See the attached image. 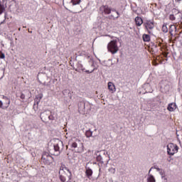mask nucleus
I'll use <instances>...</instances> for the list:
<instances>
[{
	"label": "nucleus",
	"instance_id": "obj_36",
	"mask_svg": "<svg viewBox=\"0 0 182 182\" xmlns=\"http://www.w3.org/2000/svg\"><path fill=\"white\" fill-rule=\"evenodd\" d=\"M20 98L22 99V100H24V99H25V94L21 93V95H20Z\"/></svg>",
	"mask_w": 182,
	"mask_h": 182
},
{
	"label": "nucleus",
	"instance_id": "obj_7",
	"mask_svg": "<svg viewBox=\"0 0 182 182\" xmlns=\"http://www.w3.org/2000/svg\"><path fill=\"white\" fill-rule=\"evenodd\" d=\"M144 26L145 27V29L148 31V33H151V31L149 29L154 28V22L151 21H146V22L144 23Z\"/></svg>",
	"mask_w": 182,
	"mask_h": 182
},
{
	"label": "nucleus",
	"instance_id": "obj_13",
	"mask_svg": "<svg viewBox=\"0 0 182 182\" xmlns=\"http://www.w3.org/2000/svg\"><path fill=\"white\" fill-rule=\"evenodd\" d=\"M59 178L61 182H70V180H72V176H68V175L64 174L63 175L62 178V175L59 174Z\"/></svg>",
	"mask_w": 182,
	"mask_h": 182
},
{
	"label": "nucleus",
	"instance_id": "obj_6",
	"mask_svg": "<svg viewBox=\"0 0 182 182\" xmlns=\"http://www.w3.org/2000/svg\"><path fill=\"white\" fill-rule=\"evenodd\" d=\"M100 13L102 15H110L112 14V8L108 5H102L100 7Z\"/></svg>",
	"mask_w": 182,
	"mask_h": 182
},
{
	"label": "nucleus",
	"instance_id": "obj_26",
	"mask_svg": "<svg viewBox=\"0 0 182 182\" xmlns=\"http://www.w3.org/2000/svg\"><path fill=\"white\" fill-rule=\"evenodd\" d=\"M147 182H156V178L153 175H149L147 178Z\"/></svg>",
	"mask_w": 182,
	"mask_h": 182
},
{
	"label": "nucleus",
	"instance_id": "obj_19",
	"mask_svg": "<svg viewBox=\"0 0 182 182\" xmlns=\"http://www.w3.org/2000/svg\"><path fill=\"white\" fill-rule=\"evenodd\" d=\"M85 169H86L85 174L87 178H90V176L93 175V171L92 170V168L89 167H86Z\"/></svg>",
	"mask_w": 182,
	"mask_h": 182
},
{
	"label": "nucleus",
	"instance_id": "obj_29",
	"mask_svg": "<svg viewBox=\"0 0 182 182\" xmlns=\"http://www.w3.org/2000/svg\"><path fill=\"white\" fill-rule=\"evenodd\" d=\"M3 99L7 102V107H9V105H11V100L5 95H3Z\"/></svg>",
	"mask_w": 182,
	"mask_h": 182
},
{
	"label": "nucleus",
	"instance_id": "obj_23",
	"mask_svg": "<svg viewBox=\"0 0 182 182\" xmlns=\"http://www.w3.org/2000/svg\"><path fill=\"white\" fill-rule=\"evenodd\" d=\"M85 136H86V137H87V138L92 137V136H93V132H92V131L90 130V129H88V130H87V131L85 132Z\"/></svg>",
	"mask_w": 182,
	"mask_h": 182
},
{
	"label": "nucleus",
	"instance_id": "obj_28",
	"mask_svg": "<svg viewBox=\"0 0 182 182\" xmlns=\"http://www.w3.org/2000/svg\"><path fill=\"white\" fill-rule=\"evenodd\" d=\"M162 31L164 33H167L168 32V28H167V24L164 23L163 26H162Z\"/></svg>",
	"mask_w": 182,
	"mask_h": 182
},
{
	"label": "nucleus",
	"instance_id": "obj_18",
	"mask_svg": "<svg viewBox=\"0 0 182 182\" xmlns=\"http://www.w3.org/2000/svg\"><path fill=\"white\" fill-rule=\"evenodd\" d=\"M77 68L75 69V72H79V70H82V72L85 70V68H83V64H82V61L79 60L77 63Z\"/></svg>",
	"mask_w": 182,
	"mask_h": 182
},
{
	"label": "nucleus",
	"instance_id": "obj_38",
	"mask_svg": "<svg viewBox=\"0 0 182 182\" xmlns=\"http://www.w3.org/2000/svg\"><path fill=\"white\" fill-rule=\"evenodd\" d=\"M90 60L92 62V65H91L92 68H95V62L93 61V60L92 58H90Z\"/></svg>",
	"mask_w": 182,
	"mask_h": 182
},
{
	"label": "nucleus",
	"instance_id": "obj_45",
	"mask_svg": "<svg viewBox=\"0 0 182 182\" xmlns=\"http://www.w3.org/2000/svg\"><path fill=\"white\" fill-rule=\"evenodd\" d=\"M153 46H154V48H157V45L153 44Z\"/></svg>",
	"mask_w": 182,
	"mask_h": 182
},
{
	"label": "nucleus",
	"instance_id": "obj_12",
	"mask_svg": "<svg viewBox=\"0 0 182 182\" xmlns=\"http://www.w3.org/2000/svg\"><path fill=\"white\" fill-rule=\"evenodd\" d=\"M172 13L173 14H176V18L177 19V21H179V22H181L182 21V13L178 11V10L173 9L172 10Z\"/></svg>",
	"mask_w": 182,
	"mask_h": 182
},
{
	"label": "nucleus",
	"instance_id": "obj_30",
	"mask_svg": "<svg viewBox=\"0 0 182 182\" xmlns=\"http://www.w3.org/2000/svg\"><path fill=\"white\" fill-rule=\"evenodd\" d=\"M169 19L170 21H176V15L175 16L174 14L169 15Z\"/></svg>",
	"mask_w": 182,
	"mask_h": 182
},
{
	"label": "nucleus",
	"instance_id": "obj_21",
	"mask_svg": "<svg viewBox=\"0 0 182 182\" xmlns=\"http://www.w3.org/2000/svg\"><path fill=\"white\" fill-rule=\"evenodd\" d=\"M144 42H150V36L148 34H144L142 36Z\"/></svg>",
	"mask_w": 182,
	"mask_h": 182
},
{
	"label": "nucleus",
	"instance_id": "obj_31",
	"mask_svg": "<svg viewBox=\"0 0 182 182\" xmlns=\"http://www.w3.org/2000/svg\"><path fill=\"white\" fill-rule=\"evenodd\" d=\"M70 93V91H69V90H64L63 91V95H64V96H66L67 95H69Z\"/></svg>",
	"mask_w": 182,
	"mask_h": 182
},
{
	"label": "nucleus",
	"instance_id": "obj_17",
	"mask_svg": "<svg viewBox=\"0 0 182 182\" xmlns=\"http://www.w3.org/2000/svg\"><path fill=\"white\" fill-rule=\"evenodd\" d=\"M136 26H141L143 25V18L140 16H136L134 19Z\"/></svg>",
	"mask_w": 182,
	"mask_h": 182
},
{
	"label": "nucleus",
	"instance_id": "obj_42",
	"mask_svg": "<svg viewBox=\"0 0 182 182\" xmlns=\"http://www.w3.org/2000/svg\"><path fill=\"white\" fill-rule=\"evenodd\" d=\"M5 105H6V107H8V106H7L8 105V101L6 100Z\"/></svg>",
	"mask_w": 182,
	"mask_h": 182
},
{
	"label": "nucleus",
	"instance_id": "obj_11",
	"mask_svg": "<svg viewBox=\"0 0 182 182\" xmlns=\"http://www.w3.org/2000/svg\"><path fill=\"white\" fill-rule=\"evenodd\" d=\"M49 114H50V112L49 111H45L41 114V119L42 122H46L49 117Z\"/></svg>",
	"mask_w": 182,
	"mask_h": 182
},
{
	"label": "nucleus",
	"instance_id": "obj_16",
	"mask_svg": "<svg viewBox=\"0 0 182 182\" xmlns=\"http://www.w3.org/2000/svg\"><path fill=\"white\" fill-rule=\"evenodd\" d=\"M176 109H177V105H176V103L172 102L168 104V110L169 112H174Z\"/></svg>",
	"mask_w": 182,
	"mask_h": 182
},
{
	"label": "nucleus",
	"instance_id": "obj_20",
	"mask_svg": "<svg viewBox=\"0 0 182 182\" xmlns=\"http://www.w3.org/2000/svg\"><path fill=\"white\" fill-rule=\"evenodd\" d=\"M108 89L110 90V92H115L116 91V87L114 86V84L112 82H108Z\"/></svg>",
	"mask_w": 182,
	"mask_h": 182
},
{
	"label": "nucleus",
	"instance_id": "obj_5",
	"mask_svg": "<svg viewBox=\"0 0 182 182\" xmlns=\"http://www.w3.org/2000/svg\"><path fill=\"white\" fill-rule=\"evenodd\" d=\"M178 151V146L171 143L167 145V154L168 156H174Z\"/></svg>",
	"mask_w": 182,
	"mask_h": 182
},
{
	"label": "nucleus",
	"instance_id": "obj_43",
	"mask_svg": "<svg viewBox=\"0 0 182 182\" xmlns=\"http://www.w3.org/2000/svg\"><path fill=\"white\" fill-rule=\"evenodd\" d=\"M176 1V2H180V1H181V0H175Z\"/></svg>",
	"mask_w": 182,
	"mask_h": 182
},
{
	"label": "nucleus",
	"instance_id": "obj_4",
	"mask_svg": "<svg viewBox=\"0 0 182 182\" xmlns=\"http://www.w3.org/2000/svg\"><path fill=\"white\" fill-rule=\"evenodd\" d=\"M58 174L61 175V178H63L64 174H66L68 177H72V172L69 170V168L66 167V165L63 163L60 166Z\"/></svg>",
	"mask_w": 182,
	"mask_h": 182
},
{
	"label": "nucleus",
	"instance_id": "obj_27",
	"mask_svg": "<svg viewBox=\"0 0 182 182\" xmlns=\"http://www.w3.org/2000/svg\"><path fill=\"white\" fill-rule=\"evenodd\" d=\"M159 174H161L162 179L167 180V178H166V173L164 172V170L162 169L159 171Z\"/></svg>",
	"mask_w": 182,
	"mask_h": 182
},
{
	"label": "nucleus",
	"instance_id": "obj_3",
	"mask_svg": "<svg viewBox=\"0 0 182 182\" xmlns=\"http://www.w3.org/2000/svg\"><path fill=\"white\" fill-rule=\"evenodd\" d=\"M53 158L49 153L46 152L43 154L41 157V163H43V164H46L47 166H50L52 163H53Z\"/></svg>",
	"mask_w": 182,
	"mask_h": 182
},
{
	"label": "nucleus",
	"instance_id": "obj_8",
	"mask_svg": "<svg viewBox=\"0 0 182 182\" xmlns=\"http://www.w3.org/2000/svg\"><path fill=\"white\" fill-rule=\"evenodd\" d=\"M54 151L60 153V150H63V142L58 141L57 143L53 144Z\"/></svg>",
	"mask_w": 182,
	"mask_h": 182
},
{
	"label": "nucleus",
	"instance_id": "obj_47",
	"mask_svg": "<svg viewBox=\"0 0 182 182\" xmlns=\"http://www.w3.org/2000/svg\"><path fill=\"white\" fill-rule=\"evenodd\" d=\"M31 33H32V31H29Z\"/></svg>",
	"mask_w": 182,
	"mask_h": 182
},
{
	"label": "nucleus",
	"instance_id": "obj_39",
	"mask_svg": "<svg viewBox=\"0 0 182 182\" xmlns=\"http://www.w3.org/2000/svg\"><path fill=\"white\" fill-rule=\"evenodd\" d=\"M154 168L156 169V170H157V171H161L162 169L161 168H159V167H157V166H154Z\"/></svg>",
	"mask_w": 182,
	"mask_h": 182
},
{
	"label": "nucleus",
	"instance_id": "obj_24",
	"mask_svg": "<svg viewBox=\"0 0 182 182\" xmlns=\"http://www.w3.org/2000/svg\"><path fill=\"white\" fill-rule=\"evenodd\" d=\"M82 0H71L70 4H73V6L75 5H80Z\"/></svg>",
	"mask_w": 182,
	"mask_h": 182
},
{
	"label": "nucleus",
	"instance_id": "obj_44",
	"mask_svg": "<svg viewBox=\"0 0 182 182\" xmlns=\"http://www.w3.org/2000/svg\"><path fill=\"white\" fill-rule=\"evenodd\" d=\"M4 18L6 19V13H5Z\"/></svg>",
	"mask_w": 182,
	"mask_h": 182
},
{
	"label": "nucleus",
	"instance_id": "obj_37",
	"mask_svg": "<svg viewBox=\"0 0 182 182\" xmlns=\"http://www.w3.org/2000/svg\"><path fill=\"white\" fill-rule=\"evenodd\" d=\"M4 102H2V101L0 100V109H4Z\"/></svg>",
	"mask_w": 182,
	"mask_h": 182
},
{
	"label": "nucleus",
	"instance_id": "obj_49",
	"mask_svg": "<svg viewBox=\"0 0 182 182\" xmlns=\"http://www.w3.org/2000/svg\"><path fill=\"white\" fill-rule=\"evenodd\" d=\"M87 58H90V56H88Z\"/></svg>",
	"mask_w": 182,
	"mask_h": 182
},
{
	"label": "nucleus",
	"instance_id": "obj_41",
	"mask_svg": "<svg viewBox=\"0 0 182 182\" xmlns=\"http://www.w3.org/2000/svg\"><path fill=\"white\" fill-rule=\"evenodd\" d=\"M152 168H153V167L149 169L148 176H151V175L150 174V172H151V169H152Z\"/></svg>",
	"mask_w": 182,
	"mask_h": 182
},
{
	"label": "nucleus",
	"instance_id": "obj_22",
	"mask_svg": "<svg viewBox=\"0 0 182 182\" xmlns=\"http://www.w3.org/2000/svg\"><path fill=\"white\" fill-rule=\"evenodd\" d=\"M96 160H97V161L101 163V164H103V163H105L103 161V157H102V155H100V154H99V155L97 154Z\"/></svg>",
	"mask_w": 182,
	"mask_h": 182
},
{
	"label": "nucleus",
	"instance_id": "obj_25",
	"mask_svg": "<svg viewBox=\"0 0 182 182\" xmlns=\"http://www.w3.org/2000/svg\"><path fill=\"white\" fill-rule=\"evenodd\" d=\"M5 9H6L5 5L0 3V15H2V14L5 12Z\"/></svg>",
	"mask_w": 182,
	"mask_h": 182
},
{
	"label": "nucleus",
	"instance_id": "obj_34",
	"mask_svg": "<svg viewBox=\"0 0 182 182\" xmlns=\"http://www.w3.org/2000/svg\"><path fill=\"white\" fill-rule=\"evenodd\" d=\"M0 59H5V54L0 50Z\"/></svg>",
	"mask_w": 182,
	"mask_h": 182
},
{
	"label": "nucleus",
	"instance_id": "obj_1",
	"mask_svg": "<svg viewBox=\"0 0 182 182\" xmlns=\"http://www.w3.org/2000/svg\"><path fill=\"white\" fill-rule=\"evenodd\" d=\"M90 107V104L88 102L82 100L78 102V111L81 114H85L86 112H89Z\"/></svg>",
	"mask_w": 182,
	"mask_h": 182
},
{
	"label": "nucleus",
	"instance_id": "obj_33",
	"mask_svg": "<svg viewBox=\"0 0 182 182\" xmlns=\"http://www.w3.org/2000/svg\"><path fill=\"white\" fill-rule=\"evenodd\" d=\"M96 69H97V68H94L92 70V71H90L89 70H85V73H88V74L93 73L95 72V70H96Z\"/></svg>",
	"mask_w": 182,
	"mask_h": 182
},
{
	"label": "nucleus",
	"instance_id": "obj_2",
	"mask_svg": "<svg viewBox=\"0 0 182 182\" xmlns=\"http://www.w3.org/2000/svg\"><path fill=\"white\" fill-rule=\"evenodd\" d=\"M108 52H110L112 55L119 52V46H117V40L111 41L107 45Z\"/></svg>",
	"mask_w": 182,
	"mask_h": 182
},
{
	"label": "nucleus",
	"instance_id": "obj_35",
	"mask_svg": "<svg viewBox=\"0 0 182 182\" xmlns=\"http://www.w3.org/2000/svg\"><path fill=\"white\" fill-rule=\"evenodd\" d=\"M48 119V120H55V117L52 114L50 115V114H49Z\"/></svg>",
	"mask_w": 182,
	"mask_h": 182
},
{
	"label": "nucleus",
	"instance_id": "obj_40",
	"mask_svg": "<svg viewBox=\"0 0 182 182\" xmlns=\"http://www.w3.org/2000/svg\"><path fill=\"white\" fill-rule=\"evenodd\" d=\"M103 154L105 156H106V154H109V153L107 151H103Z\"/></svg>",
	"mask_w": 182,
	"mask_h": 182
},
{
	"label": "nucleus",
	"instance_id": "obj_15",
	"mask_svg": "<svg viewBox=\"0 0 182 182\" xmlns=\"http://www.w3.org/2000/svg\"><path fill=\"white\" fill-rule=\"evenodd\" d=\"M112 12H116L117 16L116 17H114V16H113V14H111L107 17V18L110 19V20H113V21L118 19V18L120 16V14L119 13V11H116V9H112Z\"/></svg>",
	"mask_w": 182,
	"mask_h": 182
},
{
	"label": "nucleus",
	"instance_id": "obj_46",
	"mask_svg": "<svg viewBox=\"0 0 182 182\" xmlns=\"http://www.w3.org/2000/svg\"><path fill=\"white\" fill-rule=\"evenodd\" d=\"M75 60H77V57L75 58Z\"/></svg>",
	"mask_w": 182,
	"mask_h": 182
},
{
	"label": "nucleus",
	"instance_id": "obj_14",
	"mask_svg": "<svg viewBox=\"0 0 182 182\" xmlns=\"http://www.w3.org/2000/svg\"><path fill=\"white\" fill-rule=\"evenodd\" d=\"M143 88L144 89L146 93H153V88H151V85H150V84H144L143 85Z\"/></svg>",
	"mask_w": 182,
	"mask_h": 182
},
{
	"label": "nucleus",
	"instance_id": "obj_48",
	"mask_svg": "<svg viewBox=\"0 0 182 182\" xmlns=\"http://www.w3.org/2000/svg\"><path fill=\"white\" fill-rule=\"evenodd\" d=\"M77 151H80L78 149Z\"/></svg>",
	"mask_w": 182,
	"mask_h": 182
},
{
	"label": "nucleus",
	"instance_id": "obj_10",
	"mask_svg": "<svg viewBox=\"0 0 182 182\" xmlns=\"http://www.w3.org/2000/svg\"><path fill=\"white\" fill-rule=\"evenodd\" d=\"M43 97V94H38L36 95L35 100H34V105L33 107H38L39 103H41V100Z\"/></svg>",
	"mask_w": 182,
	"mask_h": 182
},
{
	"label": "nucleus",
	"instance_id": "obj_32",
	"mask_svg": "<svg viewBox=\"0 0 182 182\" xmlns=\"http://www.w3.org/2000/svg\"><path fill=\"white\" fill-rule=\"evenodd\" d=\"M108 171H109V173H112V174H114V173H116V168H110L108 169Z\"/></svg>",
	"mask_w": 182,
	"mask_h": 182
},
{
	"label": "nucleus",
	"instance_id": "obj_9",
	"mask_svg": "<svg viewBox=\"0 0 182 182\" xmlns=\"http://www.w3.org/2000/svg\"><path fill=\"white\" fill-rule=\"evenodd\" d=\"M71 147L72 149H83V144L80 142V140L75 139V141L71 143Z\"/></svg>",
	"mask_w": 182,
	"mask_h": 182
}]
</instances>
